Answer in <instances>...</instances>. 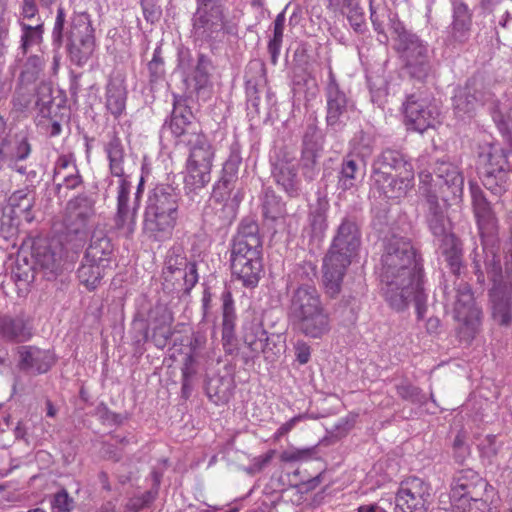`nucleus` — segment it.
<instances>
[{
  "label": "nucleus",
  "instance_id": "423d86ee",
  "mask_svg": "<svg viewBox=\"0 0 512 512\" xmlns=\"http://www.w3.org/2000/svg\"><path fill=\"white\" fill-rule=\"evenodd\" d=\"M231 270L246 287H254L259 282L262 272V241L254 221H243L239 226L231 250Z\"/></svg>",
  "mask_w": 512,
  "mask_h": 512
},
{
  "label": "nucleus",
  "instance_id": "8fccbe9b",
  "mask_svg": "<svg viewBox=\"0 0 512 512\" xmlns=\"http://www.w3.org/2000/svg\"><path fill=\"white\" fill-rule=\"evenodd\" d=\"M326 7L333 13L344 14L345 12H349L355 15L359 13L358 0H327Z\"/></svg>",
  "mask_w": 512,
  "mask_h": 512
},
{
  "label": "nucleus",
  "instance_id": "3c124183",
  "mask_svg": "<svg viewBox=\"0 0 512 512\" xmlns=\"http://www.w3.org/2000/svg\"><path fill=\"white\" fill-rule=\"evenodd\" d=\"M74 507V500L67 491L61 490L53 496L51 502L52 512H70Z\"/></svg>",
  "mask_w": 512,
  "mask_h": 512
},
{
  "label": "nucleus",
  "instance_id": "b1692460",
  "mask_svg": "<svg viewBox=\"0 0 512 512\" xmlns=\"http://www.w3.org/2000/svg\"><path fill=\"white\" fill-rule=\"evenodd\" d=\"M486 483L477 472L472 469H465L457 472L451 484L450 498L452 502L473 500L477 501L479 493L477 488H483Z\"/></svg>",
  "mask_w": 512,
  "mask_h": 512
},
{
  "label": "nucleus",
  "instance_id": "a211bd4d",
  "mask_svg": "<svg viewBox=\"0 0 512 512\" xmlns=\"http://www.w3.org/2000/svg\"><path fill=\"white\" fill-rule=\"evenodd\" d=\"M398 48L402 51L412 76L425 78L431 69L427 45L415 34L403 32L399 35Z\"/></svg>",
  "mask_w": 512,
  "mask_h": 512
},
{
  "label": "nucleus",
  "instance_id": "13d9d810",
  "mask_svg": "<svg viewBox=\"0 0 512 512\" xmlns=\"http://www.w3.org/2000/svg\"><path fill=\"white\" fill-rule=\"evenodd\" d=\"M306 418V415L305 414H300V415H297L293 418H291L290 420H288L287 422H285L284 424H282L278 429L277 431L275 432V438L276 439H279L281 438L282 436L286 435L287 433H289L300 421H302L303 419Z\"/></svg>",
  "mask_w": 512,
  "mask_h": 512
},
{
  "label": "nucleus",
  "instance_id": "412c9836",
  "mask_svg": "<svg viewBox=\"0 0 512 512\" xmlns=\"http://www.w3.org/2000/svg\"><path fill=\"white\" fill-rule=\"evenodd\" d=\"M190 66V54L188 52L179 53L178 69L185 75V82L189 88L195 91L199 96H208L211 92L210 72L213 69L211 60L205 55H200L197 64L190 75L187 69Z\"/></svg>",
  "mask_w": 512,
  "mask_h": 512
},
{
  "label": "nucleus",
  "instance_id": "680f3d73",
  "mask_svg": "<svg viewBox=\"0 0 512 512\" xmlns=\"http://www.w3.org/2000/svg\"><path fill=\"white\" fill-rule=\"evenodd\" d=\"M234 340V329H222V345L227 354L234 352Z\"/></svg>",
  "mask_w": 512,
  "mask_h": 512
},
{
  "label": "nucleus",
  "instance_id": "7ed1b4c3",
  "mask_svg": "<svg viewBox=\"0 0 512 512\" xmlns=\"http://www.w3.org/2000/svg\"><path fill=\"white\" fill-rule=\"evenodd\" d=\"M288 320L293 330L310 339H322L331 331V317L313 285H300L290 296Z\"/></svg>",
  "mask_w": 512,
  "mask_h": 512
},
{
  "label": "nucleus",
  "instance_id": "4d7b16f0",
  "mask_svg": "<svg viewBox=\"0 0 512 512\" xmlns=\"http://www.w3.org/2000/svg\"><path fill=\"white\" fill-rule=\"evenodd\" d=\"M296 359L300 364H306L310 360L311 349L304 341H298L295 344Z\"/></svg>",
  "mask_w": 512,
  "mask_h": 512
},
{
  "label": "nucleus",
  "instance_id": "dca6fc26",
  "mask_svg": "<svg viewBox=\"0 0 512 512\" xmlns=\"http://www.w3.org/2000/svg\"><path fill=\"white\" fill-rule=\"evenodd\" d=\"M422 172L431 175L433 179L431 184L433 189H436L438 198L444 202L461 199L464 178L457 165L448 161H438L433 169V174L426 170H422Z\"/></svg>",
  "mask_w": 512,
  "mask_h": 512
},
{
  "label": "nucleus",
  "instance_id": "bb28decb",
  "mask_svg": "<svg viewBox=\"0 0 512 512\" xmlns=\"http://www.w3.org/2000/svg\"><path fill=\"white\" fill-rule=\"evenodd\" d=\"M127 89L120 75L110 77L105 92V108L115 119L120 118L126 109Z\"/></svg>",
  "mask_w": 512,
  "mask_h": 512
},
{
  "label": "nucleus",
  "instance_id": "c03bdc74",
  "mask_svg": "<svg viewBox=\"0 0 512 512\" xmlns=\"http://www.w3.org/2000/svg\"><path fill=\"white\" fill-rule=\"evenodd\" d=\"M284 23V14L280 13L274 21L273 37L270 39L268 44V49L271 54L273 62H276L282 46Z\"/></svg>",
  "mask_w": 512,
  "mask_h": 512
},
{
  "label": "nucleus",
  "instance_id": "5fc2aeb1",
  "mask_svg": "<svg viewBox=\"0 0 512 512\" xmlns=\"http://www.w3.org/2000/svg\"><path fill=\"white\" fill-rule=\"evenodd\" d=\"M143 14L147 21L154 23L160 17V9L154 3V0H142Z\"/></svg>",
  "mask_w": 512,
  "mask_h": 512
},
{
  "label": "nucleus",
  "instance_id": "9b49d317",
  "mask_svg": "<svg viewBox=\"0 0 512 512\" xmlns=\"http://www.w3.org/2000/svg\"><path fill=\"white\" fill-rule=\"evenodd\" d=\"M478 163L480 178L485 188L495 195L505 193L512 172L508 152L496 144L484 146L479 154Z\"/></svg>",
  "mask_w": 512,
  "mask_h": 512
},
{
  "label": "nucleus",
  "instance_id": "473e14b6",
  "mask_svg": "<svg viewBox=\"0 0 512 512\" xmlns=\"http://www.w3.org/2000/svg\"><path fill=\"white\" fill-rule=\"evenodd\" d=\"M329 202L326 197H319L315 204L310 206L309 224L315 238H322L327 229V212Z\"/></svg>",
  "mask_w": 512,
  "mask_h": 512
},
{
  "label": "nucleus",
  "instance_id": "6ab92c4d",
  "mask_svg": "<svg viewBox=\"0 0 512 512\" xmlns=\"http://www.w3.org/2000/svg\"><path fill=\"white\" fill-rule=\"evenodd\" d=\"M132 185L129 180L121 179L116 188L117 210L114 217V228L121 237L130 238L136 229L138 201L130 205Z\"/></svg>",
  "mask_w": 512,
  "mask_h": 512
},
{
  "label": "nucleus",
  "instance_id": "2eb2a0df",
  "mask_svg": "<svg viewBox=\"0 0 512 512\" xmlns=\"http://www.w3.org/2000/svg\"><path fill=\"white\" fill-rule=\"evenodd\" d=\"M407 129L423 133L439 122L440 111L435 101L427 95L413 93L403 103Z\"/></svg>",
  "mask_w": 512,
  "mask_h": 512
},
{
  "label": "nucleus",
  "instance_id": "864d4df0",
  "mask_svg": "<svg viewBox=\"0 0 512 512\" xmlns=\"http://www.w3.org/2000/svg\"><path fill=\"white\" fill-rule=\"evenodd\" d=\"M9 24V19L5 18V5L0 1V57L7 49Z\"/></svg>",
  "mask_w": 512,
  "mask_h": 512
},
{
  "label": "nucleus",
  "instance_id": "de8ad7c7",
  "mask_svg": "<svg viewBox=\"0 0 512 512\" xmlns=\"http://www.w3.org/2000/svg\"><path fill=\"white\" fill-rule=\"evenodd\" d=\"M53 181L60 192L62 188L66 189H74L76 188L80 182V176L78 174V170L74 169V172L63 171L61 173H54Z\"/></svg>",
  "mask_w": 512,
  "mask_h": 512
},
{
  "label": "nucleus",
  "instance_id": "1a4fd4ad",
  "mask_svg": "<svg viewBox=\"0 0 512 512\" xmlns=\"http://www.w3.org/2000/svg\"><path fill=\"white\" fill-rule=\"evenodd\" d=\"M482 271L492 282L489 292L492 318L501 326H509L512 323V271L507 267L503 274L500 259L489 261L487 266L482 264Z\"/></svg>",
  "mask_w": 512,
  "mask_h": 512
},
{
  "label": "nucleus",
  "instance_id": "c9c22d12",
  "mask_svg": "<svg viewBox=\"0 0 512 512\" xmlns=\"http://www.w3.org/2000/svg\"><path fill=\"white\" fill-rule=\"evenodd\" d=\"M267 340V332L261 323L251 322L243 326V341L252 353L263 352Z\"/></svg>",
  "mask_w": 512,
  "mask_h": 512
},
{
  "label": "nucleus",
  "instance_id": "2f4dec72",
  "mask_svg": "<svg viewBox=\"0 0 512 512\" xmlns=\"http://www.w3.org/2000/svg\"><path fill=\"white\" fill-rule=\"evenodd\" d=\"M0 335L8 340L24 342L31 338V329L21 318L2 316L0 318Z\"/></svg>",
  "mask_w": 512,
  "mask_h": 512
},
{
  "label": "nucleus",
  "instance_id": "a19ab883",
  "mask_svg": "<svg viewBox=\"0 0 512 512\" xmlns=\"http://www.w3.org/2000/svg\"><path fill=\"white\" fill-rule=\"evenodd\" d=\"M154 487L145 492L141 497H135L127 503V509L131 512H138L146 505L150 504L157 496L158 486L160 484V475L156 472L152 474Z\"/></svg>",
  "mask_w": 512,
  "mask_h": 512
},
{
  "label": "nucleus",
  "instance_id": "a18cd8bd",
  "mask_svg": "<svg viewBox=\"0 0 512 512\" xmlns=\"http://www.w3.org/2000/svg\"><path fill=\"white\" fill-rule=\"evenodd\" d=\"M189 117L174 111L170 121V129L172 133L181 138L180 142L184 143V140L187 139L188 134H192L193 132H189Z\"/></svg>",
  "mask_w": 512,
  "mask_h": 512
},
{
  "label": "nucleus",
  "instance_id": "f3484780",
  "mask_svg": "<svg viewBox=\"0 0 512 512\" xmlns=\"http://www.w3.org/2000/svg\"><path fill=\"white\" fill-rule=\"evenodd\" d=\"M326 121L329 127L337 130L350 118L354 112L353 102L340 89L331 67L328 68V80L325 87Z\"/></svg>",
  "mask_w": 512,
  "mask_h": 512
},
{
  "label": "nucleus",
  "instance_id": "9d476101",
  "mask_svg": "<svg viewBox=\"0 0 512 512\" xmlns=\"http://www.w3.org/2000/svg\"><path fill=\"white\" fill-rule=\"evenodd\" d=\"M446 305L451 307L453 317L458 323L459 338L471 342L481 327V310L475 303L470 286L460 282L455 290L446 292Z\"/></svg>",
  "mask_w": 512,
  "mask_h": 512
},
{
  "label": "nucleus",
  "instance_id": "09e8293b",
  "mask_svg": "<svg viewBox=\"0 0 512 512\" xmlns=\"http://www.w3.org/2000/svg\"><path fill=\"white\" fill-rule=\"evenodd\" d=\"M453 28L457 31H466L470 25L468 7L464 3L453 4Z\"/></svg>",
  "mask_w": 512,
  "mask_h": 512
},
{
  "label": "nucleus",
  "instance_id": "5701e85b",
  "mask_svg": "<svg viewBox=\"0 0 512 512\" xmlns=\"http://www.w3.org/2000/svg\"><path fill=\"white\" fill-rule=\"evenodd\" d=\"M478 86L480 83L476 79L467 81L464 87H459L455 90L453 96V111L454 115L464 121L473 117L477 108L490 98L489 93L479 91Z\"/></svg>",
  "mask_w": 512,
  "mask_h": 512
},
{
  "label": "nucleus",
  "instance_id": "6e6552de",
  "mask_svg": "<svg viewBox=\"0 0 512 512\" xmlns=\"http://www.w3.org/2000/svg\"><path fill=\"white\" fill-rule=\"evenodd\" d=\"M187 147L185 183L193 189H201L211 181L215 148L203 133H192L184 140Z\"/></svg>",
  "mask_w": 512,
  "mask_h": 512
},
{
  "label": "nucleus",
  "instance_id": "052dcab7",
  "mask_svg": "<svg viewBox=\"0 0 512 512\" xmlns=\"http://www.w3.org/2000/svg\"><path fill=\"white\" fill-rule=\"evenodd\" d=\"M274 450H270L267 453L255 457L252 460L251 470L253 471H261L265 466H267L272 458L274 457Z\"/></svg>",
  "mask_w": 512,
  "mask_h": 512
},
{
  "label": "nucleus",
  "instance_id": "e433bc0d",
  "mask_svg": "<svg viewBox=\"0 0 512 512\" xmlns=\"http://www.w3.org/2000/svg\"><path fill=\"white\" fill-rule=\"evenodd\" d=\"M364 178V171L352 159H345L338 175V187L343 191L356 188Z\"/></svg>",
  "mask_w": 512,
  "mask_h": 512
},
{
  "label": "nucleus",
  "instance_id": "72a5a7b5",
  "mask_svg": "<svg viewBox=\"0 0 512 512\" xmlns=\"http://www.w3.org/2000/svg\"><path fill=\"white\" fill-rule=\"evenodd\" d=\"M274 178L279 186L290 196H296L299 192V180L295 165L283 163L276 165L273 170Z\"/></svg>",
  "mask_w": 512,
  "mask_h": 512
},
{
  "label": "nucleus",
  "instance_id": "a878e982",
  "mask_svg": "<svg viewBox=\"0 0 512 512\" xmlns=\"http://www.w3.org/2000/svg\"><path fill=\"white\" fill-rule=\"evenodd\" d=\"M30 145L24 137L16 138L13 142L8 139L6 124L0 117V169L6 163L26 159L30 154Z\"/></svg>",
  "mask_w": 512,
  "mask_h": 512
},
{
  "label": "nucleus",
  "instance_id": "0e129e2a",
  "mask_svg": "<svg viewBox=\"0 0 512 512\" xmlns=\"http://www.w3.org/2000/svg\"><path fill=\"white\" fill-rule=\"evenodd\" d=\"M148 69L154 77H157L162 73V61L156 52L154 53L152 60L148 63Z\"/></svg>",
  "mask_w": 512,
  "mask_h": 512
},
{
  "label": "nucleus",
  "instance_id": "f03ea898",
  "mask_svg": "<svg viewBox=\"0 0 512 512\" xmlns=\"http://www.w3.org/2000/svg\"><path fill=\"white\" fill-rule=\"evenodd\" d=\"M414 187V168L403 153L383 150L372 163L370 191L373 196L399 201Z\"/></svg>",
  "mask_w": 512,
  "mask_h": 512
},
{
  "label": "nucleus",
  "instance_id": "cd10ccee",
  "mask_svg": "<svg viewBox=\"0 0 512 512\" xmlns=\"http://www.w3.org/2000/svg\"><path fill=\"white\" fill-rule=\"evenodd\" d=\"M18 353L20 368L26 371L45 373L53 362V358L48 351L36 347L22 346Z\"/></svg>",
  "mask_w": 512,
  "mask_h": 512
},
{
  "label": "nucleus",
  "instance_id": "79ce46f5",
  "mask_svg": "<svg viewBox=\"0 0 512 512\" xmlns=\"http://www.w3.org/2000/svg\"><path fill=\"white\" fill-rule=\"evenodd\" d=\"M491 113L499 131L512 146V108L505 113L501 108L494 107Z\"/></svg>",
  "mask_w": 512,
  "mask_h": 512
},
{
  "label": "nucleus",
  "instance_id": "4be33fe9",
  "mask_svg": "<svg viewBox=\"0 0 512 512\" xmlns=\"http://www.w3.org/2000/svg\"><path fill=\"white\" fill-rule=\"evenodd\" d=\"M94 215L92 202L86 197L70 200L65 209L64 226L68 234H75L83 239L90 231V219Z\"/></svg>",
  "mask_w": 512,
  "mask_h": 512
},
{
  "label": "nucleus",
  "instance_id": "f257e3e1",
  "mask_svg": "<svg viewBox=\"0 0 512 512\" xmlns=\"http://www.w3.org/2000/svg\"><path fill=\"white\" fill-rule=\"evenodd\" d=\"M380 290L390 307L406 309L413 300L419 318L426 311L421 259L411 242L393 236L385 245L379 268Z\"/></svg>",
  "mask_w": 512,
  "mask_h": 512
},
{
  "label": "nucleus",
  "instance_id": "58836bf2",
  "mask_svg": "<svg viewBox=\"0 0 512 512\" xmlns=\"http://www.w3.org/2000/svg\"><path fill=\"white\" fill-rule=\"evenodd\" d=\"M173 323L172 314L165 310L162 323L154 329L152 341L158 348H164L172 336L171 325Z\"/></svg>",
  "mask_w": 512,
  "mask_h": 512
},
{
  "label": "nucleus",
  "instance_id": "c756f323",
  "mask_svg": "<svg viewBox=\"0 0 512 512\" xmlns=\"http://www.w3.org/2000/svg\"><path fill=\"white\" fill-rule=\"evenodd\" d=\"M33 256L36 264L47 271V274L55 275L61 266L62 247L38 241L34 243Z\"/></svg>",
  "mask_w": 512,
  "mask_h": 512
},
{
  "label": "nucleus",
  "instance_id": "bf43d9fd",
  "mask_svg": "<svg viewBox=\"0 0 512 512\" xmlns=\"http://www.w3.org/2000/svg\"><path fill=\"white\" fill-rule=\"evenodd\" d=\"M184 264H185V269L183 272L179 268L176 270L178 271V273L183 275L185 284L189 287H193L198 280L196 267L193 264H187L186 261H184Z\"/></svg>",
  "mask_w": 512,
  "mask_h": 512
},
{
  "label": "nucleus",
  "instance_id": "7c9ffc66",
  "mask_svg": "<svg viewBox=\"0 0 512 512\" xmlns=\"http://www.w3.org/2000/svg\"><path fill=\"white\" fill-rule=\"evenodd\" d=\"M33 205L34 194L28 188L17 190L9 197V208L13 219L32 222L34 219L31 212Z\"/></svg>",
  "mask_w": 512,
  "mask_h": 512
},
{
  "label": "nucleus",
  "instance_id": "393cba45",
  "mask_svg": "<svg viewBox=\"0 0 512 512\" xmlns=\"http://www.w3.org/2000/svg\"><path fill=\"white\" fill-rule=\"evenodd\" d=\"M241 162V145L235 140L229 147V156L223 164L221 179L214 187V197L224 200L229 196L230 185L237 179Z\"/></svg>",
  "mask_w": 512,
  "mask_h": 512
},
{
  "label": "nucleus",
  "instance_id": "39448f33",
  "mask_svg": "<svg viewBox=\"0 0 512 512\" xmlns=\"http://www.w3.org/2000/svg\"><path fill=\"white\" fill-rule=\"evenodd\" d=\"M360 244L361 235L356 223L344 219L323 261V286L330 297L339 294L346 269L357 256Z\"/></svg>",
  "mask_w": 512,
  "mask_h": 512
},
{
  "label": "nucleus",
  "instance_id": "4c0bfd02",
  "mask_svg": "<svg viewBox=\"0 0 512 512\" xmlns=\"http://www.w3.org/2000/svg\"><path fill=\"white\" fill-rule=\"evenodd\" d=\"M313 138L314 135L310 136L307 134L303 141L304 148L302 152V165L305 169L304 175L309 179H313L315 175L313 168L321 151L320 144L317 141H314Z\"/></svg>",
  "mask_w": 512,
  "mask_h": 512
},
{
  "label": "nucleus",
  "instance_id": "603ef678",
  "mask_svg": "<svg viewBox=\"0 0 512 512\" xmlns=\"http://www.w3.org/2000/svg\"><path fill=\"white\" fill-rule=\"evenodd\" d=\"M235 314L233 308V300L231 294L226 292L223 294V321L222 329H234Z\"/></svg>",
  "mask_w": 512,
  "mask_h": 512
},
{
  "label": "nucleus",
  "instance_id": "ddd939ff",
  "mask_svg": "<svg viewBox=\"0 0 512 512\" xmlns=\"http://www.w3.org/2000/svg\"><path fill=\"white\" fill-rule=\"evenodd\" d=\"M225 29L223 5L217 0H197V9L192 18L195 40L201 43L216 41Z\"/></svg>",
  "mask_w": 512,
  "mask_h": 512
},
{
  "label": "nucleus",
  "instance_id": "e2e57ef3",
  "mask_svg": "<svg viewBox=\"0 0 512 512\" xmlns=\"http://www.w3.org/2000/svg\"><path fill=\"white\" fill-rule=\"evenodd\" d=\"M398 393L405 399L412 401L418 400V389L411 385H402L398 387Z\"/></svg>",
  "mask_w": 512,
  "mask_h": 512
},
{
  "label": "nucleus",
  "instance_id": "ea45409f",
  "mask_svg": "<svg viewBox=\"0 0 512 512\" xmlns=\"http://www.w3.org/2000/svg\"><path fill=\"white\" fill-rule=\"evenodd\" d=\"M22 35H21V49L23 53L27 50L39 44L42 41L43 25L37 24L36 26L28 25L24 22H20Z\"/></svg>",
  "mask_w": 512,
  "mask_h": 512
},
{
  "label": "nucleus",
  "instance_id": "6e6d98bb",
  "mask_svg": "<svg viewBox=\"0 0 512 512\" xmlns=\"http://www.w3.org/2000/svg\"><path fill=\"white\" fill-rule=\"evenodd\" d=\"M77 169L74 159L71 155H61L56 161L54 173H61L63 171L74 172Z\"/></svg>",
  "mask_w": 512,
  "mask_h": 512
},
{
  "label": "nucleus",
  "instance_id": "aec40b11",
  "mask_svg": "<svg viewBox=\"0 0 512 512\" xmlns=\"http://www.w3.org/2000/svg\"><path fill=\"white\" fill-rule=\"evenodd\" d=\"M429 486L420 478L412 477L402 482L396 495L397 512H426Z\"/></svg>",
  "mask_w": 512,
  "mask_h": 512
},
{
  "label": "nucleus",
  "instance_id": "f704fd0d",
  "mask_svg": "<svg viewBox=\"0 0 512 512\" xmlns=\"http://www.w3.org/2000/svg\"><path fill=\"white\" fill-rule=\"evenodd\" d=\"M109 167L112 175L118 177L117 186L121 179L128 180L124 174V149L121 140L113 137L106 145L105 148Z\"/></svg>",
  "mask_w": 512,
  "mask_h": 512
},
{
  "label": "nucleus",
  "instance_id": "c85d7f7f",
  "mask_svg": "<svg viewBox=\"0 0 512 512\" xmlns=\"http://www.w3.org/2000/svg\"><path fill=\"white\" fill-rule=\"evenodd\" d=\"M95 48V40L93 29L90 25L84 27L81 35L72 34V40L69 46V55L71 61L81 66L85 64L93 54Z\"/></svg>",
  "mask_w": 512,
  "mask_h": 512
},
{
  "label": "nucleus",
  "instance_id": "338daca9",
  "mask_svg": "<svg viewBox=\"0 0 512 512\" xmlns=\"http://www.w3.org/2000/svg\"><path fill=\"white\" fill-rule=\"evenodd\" d=\"M37 13V7L34 0H24L22 14L25 18H33Z\"/></svg>",
  "mask_w": 512,
  "mask_h": 512
},
{
  "label": "nucleus",
  "instance_id": "20e7f679",
  "mask_svg": "<svg viewBox=\"0 0 512 512\" xmlns=\"http://www.w3.org/2000/svg\"><path fill=\"white\" fill-rule=\"evenodd\" d=\"M179 192L169 185H157L150 190L145 202L142 233L156 242L172 237L179 217Z\"/></svg>",
  "mask_w": 512,
  "mask_h": 512
},
{
  "label": "nucleus",
  "instance_id": "37998d69",
  "mask_svg": "<svg viewBox=\"0 0 512 512\" xmlns=\"http://www.w3.org/2000/svg\"><path fill=\"white\" fill-rule=\"evenodd\" d=\"M316 454V446L303 448L290 447L281 453L280 458L283 462H304L315 458Z\"/></svg>",
  "mask_w": 512,
  "mask_h": 512
},
{
  "label": "nucleus",
  "instance_id": "4468645a",
  "mask_svg": "<svg viewBox=\"0 0 512 512\" xmlns=\"http://www.w3.org/2000/svg\"><path fill=\"white\" fill-rule=\"evenodd\" d=\"M111 245L103 238L93 242L86 250L83 262L78 269L80 282L88 289H95L106 270L111 267Z\"/></svg>",
  "mask_w": 512,
  "mask_h": 512
},
{
  "label": "nucleus",
  "instance_id": "774afa93",
  "mask_svg": "<svg viewBox=\"0 0 512 512\" xmlns=\"http://www.w3.org/2000/svg\"><path fill=\"white\" fill-rule=\"evenodd\" d=\"M205 337L200 334V333H197L194 335L193 337V340L191 342V349L196 352L198 349H200L204 343H205Z\"/></svg>",
  "mask_w": 512,
  "mask_h": 512
},
{
  "label": "nucleus",
  "instance_id": "0eeeda50",
  "mask_svg": "<svg viewBox=\"0 0 512 512\" xmlns=\"http://www.w3.org/2000/svg\"><path fill=\"white\" fill-rule=\"evenodd\" d=\"M470 194L472 211L476 221L482 242V253L475 252L473 259L475 273L478 274L480 282L484 281L482 263L489 265V261L501 258L500 249L497 245L498 220L491 207L490 202L486 199L483 190L476 183H470Z\"/></svg>",
  "mask_w": 512,
  "mask_h": 512
},
{
  "label": "nucleus",
  "instance_id": "f8f14e48",
  "mask_svg": "<svg viewBox=\"0 0 512 512\" xmlns=\"http://www.w3.org/2000/svg\"><path fill=\"white\" fill-rule=\"evenodd\" d=\"M429 173L421 172L419 175V192L425 198L426 222L439 244L452 243L455 236L451 233V224L443 206L439 203L436 189H433Z\"/></svg>",
  "mask_w": 512,
  "mask_h": 512
},
{
  "label": "nucleus",
  "instance_id": "49530a36",
  "mask_svg": "<svg viewBox=\"0 0 512 512\" xmlns=\"http://www.w3.org/2000/svg\"><path fill=\"white\" fill-rule=\"evenodd\" d=\"M439 246L443 254H445L452 271L458 272L461 265V251L456 237L453 238L452 243H443L439 244Z\"/></svg>",
  "mask_w": 512,
  "mask_h": 512
},
{
  "label": "nucleus",
  "instance_id": "69168bd1",
  "mask_svg": "<svg viewBox=\"0 0 512 512\" xmlns=\"http://www.w3.org/2000/svg\"><path fill=\"white\" fill-rule=\"evenodd\" d=\"M347 13L348 20L350 21L351 25L356 31L361 30V26L363 23V11L362 8L359 6V13L355 15L354 13Z\"/></svg>",
  "mask_w": 512,
  "mask_h": 512
}]
</instances>
